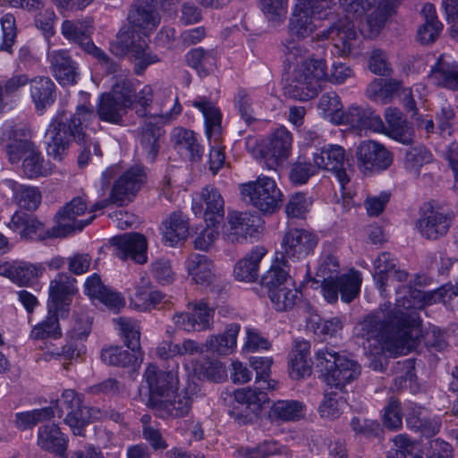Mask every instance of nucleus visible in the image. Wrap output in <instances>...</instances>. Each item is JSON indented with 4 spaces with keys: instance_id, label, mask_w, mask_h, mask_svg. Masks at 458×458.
Instances as JSON below:
<instances>
[{
    "instance_id": "3",
    "label": "nucleus",
    "mask_w": 458,
    "mask_h": 458,
    "mask_svg": "<svg viewBox=\"0 0 458 458\" xmlns=\"http://www.w3.org/2000/svg\"><path fill=\"white\" fill-rule=\"evenodd\" d=\"M158 9L153 5H147L144 2L131 9L128 19L134 29L144 30L143 35L136 30L123 33L118 36L114 46L117 50L120 49L116 54L130 56L137 74H141L148 65L158 62V57L149 50L147 39V31L156 29L160 21Z\"/></svg>"
},
{
    "instance_id": "58",
    "label": "nucleus",
    "mask_w": 458,
    "mask_h": 458,
    "mask_svg": "<svg viewBox=\"0 0 458 458\" xmlns=\"http://www.w3.org/2000/svg\"><path fill=\"white\" fill-rule=\"evenodd\" d=\"M344 401L342 396L336 391H326L324 399L319 405V413L321 417L334 420L342 413Z\"/></svg>"
},
{
    "instance_id": "5",
    "label": "nucleus",
    "mask_w": 458,
    "mask_h": 458,
    "mask_svg": "<svg viewBox=\"0 0 458 458\" xmlns=\"http://www.w3.org/2000/svg\"><path fill=\"white\" fill-rule=\"evenodd\" d=\"M337 259L327 254L322 256L318 267L317 276L322 277V293L327 302H335L338 293L346 303L352 301L360 293L361 279L357 273L338 276Z\"/></svg>"
},
{
    "instance_id": "20",
    "label": "nucleus",
    "mask_w": 458,
    "mask_h": 458,
    "mask_svg": "<svg viewBox=\"0 0 458 458\" xmlns=\"http://www.w3.org/2000/svg\"><path fill=\"white\" fill-rule=\"evenodd\" d=\"M320 37L322 38H331L335 52L340 56L350 55L358 39V34L352 21L342 19L322 31Z\"/></svg>"
},
{
    "instance_id": "33",
    "label": "nucleus",
    "mask_w": 458,
    "mask_h": 458,
    "mask_svg": "<svg viewBox=\"0 0 458 458\" xmlns=\"http://www.w3.org/2000/svg\"><path fill=\"white\" fill-rule=\"evenodd\" d=\"M67 438L55 424H47L38 428V445L44 451L64 456L67 449Z\"/></svg>"
},
{
    "instance_id": "39",
    "label": "nucleus",
    "mask_w": 458,
    "mask_h": 458,
    "mask_svg": "<svg viewBox=\"0 0 458 458\" xmlns=\"http://www.w3.org/2000/svg\"><path fill=\"white\" fill-rule=\"evenodd\" d=\"M240 331V325L230 324L221 335H209L205 343L206 352L218 355L230 354L236 346L237 335Z\"/></svg>"
},
{
    "instance_id": "11",
    "label": "nucleus",
    "mask_w": 458,
    "mask_h": 458,
    "mask_svg": "<svg viewBox=\"0 0 458 458\" xmlns=\"http://www.w3.org/2000/svg\"><path fill=\"white\" fill-rule=\"evenodd\" d=\"M87 209L88 203L85 196L73 198L56 213L55 217L58 225L52 228V232L48 233V236L64 237L73 231H81L96 217L95 215H90L87 219L78 220L77 217L83 215Z\"/></svg>"
},
{
    "instance_id": "34",
    "label": "nucleus",
    "mask_w": 458,
    "mask_h": 458,
    "mask_svg": "<svg viewBox=\"0 0 458 458\" xmlns=\"http://www.w3.org/2000/svg\"><path fill=\"white\" fill-rule=\"evenodd\" d=\"M424 22L417 31V40L422 45L435 42L443 30V23L438 20L434 4L427 3L421 9Z\"/></svg>"
},
{
    "instance_id": "31",
    "label": "nucleus",
    "mask_w": 458,
    "mask_h": 458,
    "mask_svg": "<svg viewBox=\"0 0 458 458\" xmlns=\"http://www.w3.org/2000/svg\"><path fill=\"white\" fill-rule=\"evenodd\" d=\"M192 398L187 391L175 393L152 409L162 419H174L186 416L191 408Z\"/></svg>"
},
{
    "instance_id": "4",
    "label": "nucleus",
    "mask_w": 458,
    "mask_h": 458,
    "mask_svg": "<svg viewBox=\"0 0 458 458\" xmlns=\"http://www.w3.org/2000/svg\"><path fill=\"white\" fill-rule=\"evenodd\" d=\"M95 118L93 106L79 105L73 114L59 113L45 132L47 155L61 161L68 153L72 141L81 143L85 138V127Z\"/></svg>"
},
{
    "instance_id": "24",
    "label": "nucleus",
    "mask_w": 458,
    "mask_h": 458,
    "mask_svg": "<svg viewBox=\"0 0 458 458\" xmlns=\"http://www.w3.org/2000/svg\"><path fill=\"white\" fill-rule=\"evenodd\" d=\"M453 220V213L432 210L422 216L416 223L422 236L437 240L446 234Z\"/></svg>"
},
{
    "instance_id": "46",
    "label": "nucleus",
    "mask_w": 458,
    "mask_h": 458,
    "mask_svg": "<svg viewBox=\"0 0 458 458\" xmlns=\"http://www.w3.org/2000/svg\"><path fill=\"white\" fill-rule=\"evenodd\" d=\"M277 262L272 265L261 277V284L267 290V293L293 283L289 276L290 264L287 263V266H284L279 258Z\"/></svg>"
},
{
    "instance_id": "36",
    "label": "nucleus",
    "mask_w": 458,
    "mask_h": 458,
    "mask_svg": "<svg viewBox=\"0 0 458 458\" xmlns=\"http://www.w3.org/2000/svg\"><path fill=\"white\" fill-rule=\"evenodd\" d=\"M428 79L437 86L458 89V64L442 55L432 67Z\"/></svg>"
},
{
    "instance_id": "42",
    "label": "nucleus",
    "mask_w": 458,
    "mask_h": 458,
    "mask_svg": "<svg viewBox=\"0 0 458 458\" xmlns=\"http://www.w3.org/2000/svg\"><path fill=\"white\" fill-rule=\"evenodd\" d=\"M164 123L154 120H146L142 125L140 144L149 162H154L159 152L163 131L158 124Z\"/></svg>"
},
{
    "instance_id": "8",
    "label": "nucleus",
    "mask_w": 458,
    "mask_h": 458,
    "mask_svg": "<svg viewBox=\"0 0 458 458\" xmlns=\"http://www.w3.org/2000/svg\"><path fill=\"white\" fill-rule=\"evenodd\" d=\"M130 92L131 83L124 79L113 86L112 93L102 94L97 105L98 118L106 123H119L129 106H132Z\"/></svg>"
},
{
    "instance_id": "45",
    "label": "nucleus",
    "mask_w": 458,
    "mask_h": 458,
    "mask_svg": "<svg viewBox=\"0 0 458 458\" xmlns=\"http://www.w3.org/2000/svg\"><path fill=\"white\" fill-rule=\"evenodd\" d=\"M101 359L108 365L128 367L140 364L143 360L141 352H128L119 346H112L102 351Z\"/></svg>"
},
{
    "instance_id": "7",
    "label": "nucleus",
    "mask_w": 458,
    "mask_h": 458,
    "mask_svg": "<svg viewBox=\"0 0 458 458\" xmlns=\"http://www.w3.org/2000/svg\"><path fill=\"white\" fill-rule=\"evenodd\" d=\"M240 190L242 200L264 214L275 213L283 201V193L275 180L266 175L242 184Z\"/></svg>"
},
{
    "instance_id": "16",
    "label": "nucleus",
    "mask_w": 458,
    "mask_h": 458,
    "mask_svg": "<svg viewBox=\"0 0 458 458\" xmlns=\"http://www.w3.org/2000/svg\"><path fill=\"white\" fill-rule=\"evenodd\" d=\"M115 247V256L123 260L131 259L137 264L148 261V242L143 234L139 233H124L112 239Z\"/></svg>"
},
{
    "instance_id": "12",
    "label": "nucleus",
    "mask_w": 458,
    "mask_h": 458,
    "mask_svg": "<svg viewBox=\"0 0 458 458\" xmlns=\"http://www.w3.org/2000/svg\"><path fill=\"white\" fill-rule=\"evenodd\" d=\"M293 136L284 127L276 129L259 150V157L268 170L284 165L292 152Z\"/></svg>"
},
{
    "instance_id": "6",
    "label": "nucleus",
    "mask_w": 458,
    "mask_h": 458,
    "mask_svg": "<svg viewBox=\"0 0 458 458\" xmlns=\"http://www.w3.org/2000/svg\"><path fill=\"white\" fill-rule=\"evenodd\" d=\"M315 367L328 386L340 391L357 379L361 373V367L356 360L327 346L316 351Z\"/></svg>"
},
{
    "instance_id": "52",
    "label": "nucleus",
    "mask_w": 458,
    "mask_h": 458,
    "mask_svg": "<svg viewBox=\"0 0 458 458\" xmlns=\"http://www.w3.org/2000/svg\"><path fill=\"white\" fill-rule=\"evenodd\" d=\"M55 416L52 407H45L42 409L33 410L25 412H18L16 414L15 425L18 428L25 430L33 428L39 422L48 420Z\"/></svg>"
},
{
    "instance_id": "48",
    "label": "nucleus",
    "mask_w": 458,
    "mask_h": 458,
    "mask_svg": "<svg viewBox=\"0 0 458 458\" xmlns=\"http://www.w3.org/2000/svg\"><path fill=\"white\" fill-rule=\"evenodd\" d=\"M431 152L424 146L419 145L409 148L404 157L405 169L415 177H419L421 168L432 162Z\"/></svg>"
},
{
    "instance_id": "40",
    "label": "nucleus",
    "mask_w": 458,
    "mask_h": 458,
    "mask_svg": "<svg viewBox=\"0 0 458 458\" xmlns=\"http://www.w3.org/2000/svg\"><path fill=\"white\" fill-rule=\"evenodd\" d=\"M402 89V82L395 80L375 79L367 89L366 95L372 101L386 105L393 101Z\"/></svg>"
},
{
    "instance_id": "17",
    "label": "nucleus",
    "mask_w": 458,
    "mask_h": 458,
    "mask_svg": "<svg viewBox=\"0 0 458 458\" xmlns=\"http://www.w3.org/2000/svg\"><path fill=\"white\" fill-rule=\"evenodd\" d=\"M345 160V149L336 144H329L323 147L313 157V161L319 169L328 170L335 174L342 189L349 182V177L344 169Z\"/></svg>"
},
{
    "instance_id": "61",
    "label": "nucleus",
    "mask_w": 458,
    "mask_h": 458,
    "mask_svg": "<svg viewBox=\"0 0 458 458\" xmlns=\"http://www.w3.org/2000/svg\"><path fill=\"white\" fill-rule=\"evenodd\" d=\"M318 169L315 163L311 164L299 159L292 165L289 174L290 181L295 185L305 184L311 176L317 174Z\"/></svg>"
},
{
    "instance_id": "62",
    "label": "nucleus",
    "mask_w": 458,
    "mask_h": 458,
    "mask_svg": "<svg viewBox=\"0 0 458 458\" xmlns=\"http://www.w3.org/2000/svg\"><path fill=\"white\" fill-rule=\"evenodd\" d=\"M369 69L374 74L380 76H390L393 72L387 54L380 48L371 50L369 58Z\"/></svg>"
},
{
    "instance_id": "51",
    "label": "nucleus",
    "mask_w": 458,
    "mask_h": 458,
    "mask_svg": "<svg viewBox=\"0 0 458 458\" xmlns=\"http://www.w3.org/2000/svg\"><path fill=\"white\" fill-rule=\"evenodd\" d=\"M255 388H242L234 392V400L242 404H246L253 411H259L262 405L268 402V396L263 390L264 384H259Z\"/></svg>"
},
{
    "instance_id": "18",
    "label": "nucleus",
    "mask_w": 458,
    "mask_h": 458,
    "mask_svg": "<svg viewBox=\"0 0 458 458\" xmlns=\"http://www.w3.org/2000/svg\"><path fill=\"white\" fill-rule=\"evenodd\" d=\"M145 179V174L140 167H131L124 172L114 183L110 192L112 203L118 206L124 205L141 188Z\"/></svg>"
},
{
    "instance_id": "10",
    "label": "nucleus",
    "mask_w": 458,
    "mask_h": 458,
    "mask_svg": "<svg viewBox=\"0 0 458 458\" xmlns=\"http://www.w3.org/2000/svg\"><path fill=\"white\" fill-rule=\"evenodd\" d=\"M318 237L312 232L302 228L288 229L281 242L280 259L284 266L305 259L318 245Z\"/></svg>"
},
{
    "instance_id": "1",
    "label": "nucleus",
    "mask_w": 458,
    "mask_h": 458,
    "mask_svg": "<svg viewBox=\"0 0 458 458\" xmlns=\"http://www.w3.org/2000/svg\"><path fill=\"white\" fill-rule=\"evenodd\" d=\"M396 293L394 309L386 303L355 327L356 335L366 341L363 344L369 367L377 371L386 369V352L406 354L415 347L421 332L416 310L441 297L439 293H428L409 285L400 286Z\"/></svg>"
},
{
    "instance_id": "21",
    "label": "nucleus",
    "mask_w": 458,
    "mask_h": 458,
    "mask_svg": "<svg viewBox=\"0 0 458 458\" xmlns=\"http://www.w3.org/2000/svg\"><path fill=\"white\" fill-rule=\"evenodd\" d=\"M75 279L66 274H58L49 284V301L47 307L65 312L64 307L69 306L72 297L76 293Z\"/></svg>"
},
{
    "instance_id": "25",
    "label": "nucleus",
    "mask_w": 458,
    "mask_h": 458,
    "mask_svg": "<svg viewBox=\"0 0 458 458\" xmlns=\"http://www.w3.org/2000/svg\"><path fill=\"white\" fill-rule=\"evenodd\" d=\"M384 117L386 121V135L405 145L412 143L414 131L409 126L400 109L389 106L386 108Z\"/></svg>"
},
{
    "instance_id": "41",
    "label": "nucleus",
    "mask_w": 458,
    "mask_h": 458,
    "mask_svg": "<svg viewBox=\"0 0 458 458\" xmlns=\"http://www.w3.org/2000/svg\"><path fill=\"white\" fill-rule=\"evenodd\" d=\"M186 269L198 284H209L214 278V264L205 255L191 254L186 260Z\"/></svg>"
},
{
    "instance_id": "13",
    "label": "nucleus",
    "mask_w": 458,
    "mask_h": 458,
    "mask_svg": "<svg viewBox=\"0 0 458 458\" xmlns=\"http://www.w3.org/2000/svg\"><path fill=\"white\" fill-rule=\"evenodd\" d=\"M191 209L207 224L216 225L225 216V200L216 188L208 185L193 198Z\"/></svg>"
},
{
    "instance_id": "28",
    "label": "nucleus",
    "mask_w": 458,
    "mask_h": 458,
    "mask_svg": "<svg viewBox=\"0 0 458 458\" xmlns=\"http://www.w3.org/2000/svg\"><path fill=\"white\" fill-rule=\"evenodd\" d=\"M162 241L170 247H174L182 242L189 233V223L181 212L172 213L161 225Z\"/></svg>"
},
{
    "instance_id": "30",
    "label": "nucleus",
    "mask_w": 458,
    "mask_h": 458,
    "mask_svg": "<svg viewBox=\"0 0 458 458\" xmlns=\"http://www.w3.org/2000/svg\"><path fill=\"white\" fill-rule=\"evenodd\" d=\"M2 185L13 192V199L21 208L32 211L38 208L42 198L38 188L21 184L13 179H4Z\"/></svg>"
},
{
    "instance_id": "50",
    "label": "nucleus",
    "mask_w": 458,
    "mask_h": 458,
    "mask_svg": "<svg viewBox=\"0 0 458 458\" xmlns=\"http://www.w3.org/2000/svg\"><path fill=\"white\" fill-rule=\"evenodd\" d=\"M59 313L61 312L54 310L53 308H48L47 317L45 320L32 328L30 337L35 340L45 339L47 337H59L61 335L58 322Z\"/></svg>"
},
{
    "instance_id": "23",
    "label": "nucleus",
    "mask_w": 458,
    "mask_h": 458,
    "mask_svg": "<svg viewBox=\"0 0 458 458\" xmlns=\"http://www.w3.org/2000/svg\"><path fill=\"white\" fill-rule=\"evenodd\" d=\"M50 67L54 77L63 86L77 83L79 73L77 64L64 50H54L48 53Z\"/></svg>"
},
{
    "instance_id": "37",
    "label": "nucleus",
    "mask_w": 458,
    "mask_h": 458,
    "mask_svg": "<svg viewBox=\"0 0 458 458\" xmlns=\"http://www.w3.org/2000/svg\"><path fill=\"white\" fill-rule=\"evenodd\" d=\"M8 226L13 230H21V235L23 238H38L40 240L50 238L48 233L51 230L45 231L44 224L38 221L35 216L23 212L16 211L11 218Z\"/></svg>"
},
{
    "instance_id": "2",
    "label": "nucleus",
    "mask_w": 458,
    "mask_h": 458,
    "mask_svg": "<svg viewBox=\"0 0 458 458\" xmlns=\"http://www.w3.org/2000/svg\"><path fill=\"white\" fill-rule=\"evenodd\" d=\"M284 54L288 63H296L284 94L293 99L306 101L317 96L320 82L327 80L332 83H344L353 75L352 69L344 63H335L330 73L327 72L326 63L321 59H308L299 62L306 53L305 49L294 39L284 43Z\"/></svg>"
},
{
    "instance_id": "63",
    "label": "nucleus",
    "mask_w": 458,
    "mask_h": 458,
    "mask_svg": "<svg viewBox=\"0 0 458 458\" xmlns=\"http://www.w3.org/2000/svg\"><path fill=\"white\" fill-rule=\"evenodd\" d=\"M395 11L391 7L378 3L377 7L368 16L367 23L372 35H377L384 28L386 21Z\"/></svg>"
},
{
    "instance_id": "38",
    "label": "nucleus",
    "mask_w": 458,
    "mask_h": 458,
    "mask_svg": "<svg viewBox=\"0 0 458 458\" xmlns=\"http://www.w3.org/2000/svg\"><path fill=\"white\" fill-rule=\"evenodd\" d=\"M30 92L38 111H43L55 101V85L48 77L37 76L31 79Z\"/></svg>"
},
{
    "instance_id": "22",
    "label": "nucleus",
    "mask_w": 458,
    "mask_h": 458,
    "mask_svg": "<svg viewBox=\"0 0 458 458\" xmlns=\"http://www.w3.org/2000/svg\"><path fill=\"white\" fill-rule=\"evenodd\" d=\"M313 17H318L312 12L311 6L306 2L297 0L289 22V33L301 40L310 36L316 30Z\"/></svg>"
},
{
    "instance_id": "55",
    "label": "nucleus",
    "mask_w": 458,
    "mask_h": 458,
    "mask_svg": "<svg viewBox=\"0 0 458 458\" xmlns=\"http://www.w3.org/2000/svg\"><path fill=\"white\" fill-rule=\"evenodd\" d=\"M40 269L32 264L22 261L12 262L10 279L19 284L27 285L38 277Z\"/></svg>"
},
{
    "instance_id": "19",
    "label": "nucleus",
    "mask_w": 458,
    "mask_h": 458,
    "mask_svg": "<svg viewBox=\"0 0 458 458\" xmlns=\"http://www.w3.org/2000/svg\"><path fill=\"white\" fill-rule=\"evenodd\" d=\"M153 102V90L148 85H145L132 99V106L129 108H134L136 114L140 117H145L146 120H154L158 123H168L174 115H177L182 112V106L178 103V99H174V105L172 109L168 111L160 110L157 113H152L151 104Z\"/></svg>"
},
{
    "instance_id": "26",
    "label": "nucleus",
    "mask_w": 458,
    "mask_h": 458,
    "mask_svg": "<svg viewBox=\"0 0 458 458\" xmlns=\"http://www.w3.org/2000/svg\"><path fill=\"white\" fill-rule=\"evenodd\" d=\"M85 293L91 298L100 301L107 308L119 310L124 306L123 298L116 292L103 284L100 276L93 274L85 282Z\"/></svg>"
},
{
    "instance_id": "35",
    "label": "nucleus",
    "mask_w": 458,
    "mask_h": 458,
    "mask_svg": "<svg viewBox=\"0 0 458 458\" xmlns=\"http://www.w3.org/2000/svg\"><path fill=\"white\" fill-rule=\"evenodd\" d=\"M171 141L178 152L188 155L191 161L200 159L203 148L199 143L194 131L182 127L174 128L171 132Z\"/></svg>"
},
{
    "instance_id": "59",
    "label": "nucleus",
    "mask_w": 458,
    "mask_h": 458,
    "mask_svg": "<svg viewBox=\"0 0 458 458\" xmlns=\"http://www.w3.org/2000/svg\"><path fill=\"white\" fill-rule=\"evenodd\" d=\"M311 204V199L305 193L296 192L290 196L285 205V213L289 217L304 218Z\"/></svg>"
},
{
    "instance_id": "60",
    "label": "nucleus",
    "mask_w": 458,
    "mask_h": 458,
    "mask_svg": "<svg viewBox=\"0 0 458 458\" xmlns=\"http://www.w3.org/2000/svg\"><path fill=\"white\" fill-rule=\"evenodd\" d=\"M21 168L28 178H37L38 176L47 175L44 157L38 148L24 157Z\"/></svg>"
},
{
    "instance_id": "54",
    "label": "nucleus",
    "mask_w": 458,
    "mask_h": 458,
    "mask_svg": "<svg viewBox=\"0 0 458 458\" xmlns=\"http://www.w3.org/2000/svg\"><path fill=\"white\" fill-rule=\"evenodd\" d=\"M374 278L381 292L385 291L387 280L395 267V259L390 253L383 252L375 260Z\"/></svg>"
},
{
    "instance_id": "15",
    "label": "nucleus",
    "mask_w": 458,
    "mask_h": 458,
    "mask_svg": "<svg viewBox=\"0 0 458 458\" xmlns=\"http://www.w3.org/2000/svg\"><path fill=\"white\" fill-rule=\"evenodd\" d=\"M226 224L223 226V239L231 243H240L253 236L258 228L255 225L258 216L249 213L229 211Z\"/></svg>"
},
{
    "instance_id": "29",
    "label": "nucleus",
    "mask_w": 458,
    "mask_h": 458,
    "mask_svg": "<svg viewBox=\"0 0 458 458\" xmlns=\"http://www.w3.org/2000/svg\"><path fill=\"white\" fill-rule=\"evenodd\" d=\"M267 254L263 246H256L251 249L234 266V277L242 282H254L259 277V263Z\"/></svg>"
},
{
    "instance_id": "14",
    "label": "nucleus",
    "mask_w": 458,
    "mask_h": 458,
    "mask_svg": "<svg viewBox=\"0 0 458 458\" xmlns=\"http://www.w3.org/2000/svg\"><path fill=\"white\" fill-rule=\"evenodd\" d=\"M359 167L364 172H380L393 163V154L383 145L374 140H364L357 148Z\"/></svg>"
},
{
    "instance_id": "44",
    "label": "nucleus",
    "mask_w": 458,
    "mask_h": 458,
    "mask_svg": "<svg viewBox=\"0 0 458 458\" xmlns=\"http://www.w3.org/2000/svg\"><path fill=\"white\" fill-rule=\"evenodd\" d=\"M304 405L296 400H279L273 403L269 411L272 420L294 421L303 416Z\"/></svg>"
},
{
    "instance_id": "47",
    "label": "nucleus",
    "mask_w": 458,
    "mask_h": 458,
    "mask_svg": "<svg viewBox=\"0 0 458 458\" xmlns=\"http://www.w3.org/2000/svg\"><path fill=\"white\" fill-rule=\"evenodd\" d=\"M267 295L275 310L281 312L292 310L301 297V292L296 289L293 283L270 292Z\"/></svg>"
},
{
    "instance_id": "27",
    "label": "nucleus",
    "mask_w": 458,
    "mask_h": 458,
    "mask_svg": "<svg viewBox=\"0 0 458 458\" xmlns=\"http://www.w3.org/2000/svg\"><path fill=\"white\" fill-rule=\"evenodd\" d=\"M37 148L31 140V131L28 128H18L13 131L5 152L11 164H17Z\"/></svg>"
},
{
    "instance_id": "32",
    "label": "nucleus",
    "mask_w": 458,
    "mask_h": 458,
    "mask_svg": "<svg viewBox=\"0 0 458 458\" xmlns=\"http://www.w3.org/2000/svg\"><path fill=\"white\" fill-rule=\"evenodd\" d=\"M190 103L191 106L202 113L208 138L217 141L221 134V113L219 109L206 97H198L191 100Z\"/></svg>"
},
{
    "instance_id": "49",
    "label": "nucleus",
    "mask_w": 458,
    "mask_h": 458,
    "mask_svg": "<svg viewBox=\"0 0 458 458\" xmlns=\"http://www.w3.org/2000/svg\"><path fill=\"white\" fill-rule=\"evenodd\" d=\"M61 30L65 38L79 44L83 49L86 41L91 40L92 26L86 21L66 20L63 22Z\"/></svg>"
},
{
    "instance_id": "57",
    "label": "nucleus",
    "mask_w": 458,
    "mask_h": 458,
    "mask_svg": "<svg viewBox=\"0 0 458 458\" xmlns=\"http://www.w3.org/2000/svg\"><path fill=\"white\" fill-rule=\"evenodd\" d=\"M188 310L195 318L198 331L210 329L213 325L214 310L209 308L203 301H197L188 304Z\"/></svg>"
},
{
    "instance_id": "9",
    "label": "nucleus",
    "mask_w": 458,
    "mask_h": 458,
    "mask_svg": "<svg viewBox=\"0 0 458 458\" xmlns=\"http://www.w3.org/2000/svg\"><path fill=\"white\" fill-rule=\"evenodd\" d=\"M143 382L148 389L147 405L154 409L167 397H172L179 388L178 375L174 371L161 370L155 364H148L143 374Z\"/></svg>"
},
{
    "instance_id": "43",
    "label": "nucleus",
    "mask_w": 458,
    "mask_h": 458,
    "mask_svg": "<svg viewBox=\"0 0 458 458\" xmlns=\"http://www.w3.org/2000/svg\"><path fill=\"white\" fill-rule=\"evenodd\" d=\"M102 417V411L98 408L88 407L83 404L80 408L69 411L64 419L73 434L76 436H84V428L91 420H99Z\"/></svg>"
},
{
    "instance_id": "53",
    "label": "nucleus",
    "mask_w": 458,
    "mask_h": 458,
    "mask_svg": "<svg viewBox=\"0 0 458 458\" xmlns=\"http://www.w3.org/2000/svg\"><path fill=\"white\" fill-rule=\"evenodd\" d=\"M273 363L272 358L269 357H252L250 364L256 371V384H264L267 390H276L277 388V382L269 379L270 369Z\"/></svg>"
},
{
    "instance_id": "64",
    "label": "nucleus",
    "mask_w": 458,
    "mask_h": 458,
    "mask_svg": "<svg viewBox=\"0 0 458 458\" xmlns=\"http://www.w3.org/2000/svg\"><path fill=\"white\" fill-rule=\"evenodd\" d=\"M318 107L325 116H330L331 120L337 122L342 113V104L335 92H328L321 96Z\"/></svg>"
},
{
    "instance_id": "56",
    "label": "nucleus",
    "mask_w": 458,
    "mask_h": 458,
    "mask_svg": "<svg viewBox=\"0 0 458 458\" xmlns=\"http://www.w3.org/2000/svg\"><path fill=\"white\" fill-rule=\"evenodd\" d=\"M115 321L120 327L127 347L131 352H141L140 343V332L138 322L127 318H119Z\"/></svg>"
}]
</instances>
